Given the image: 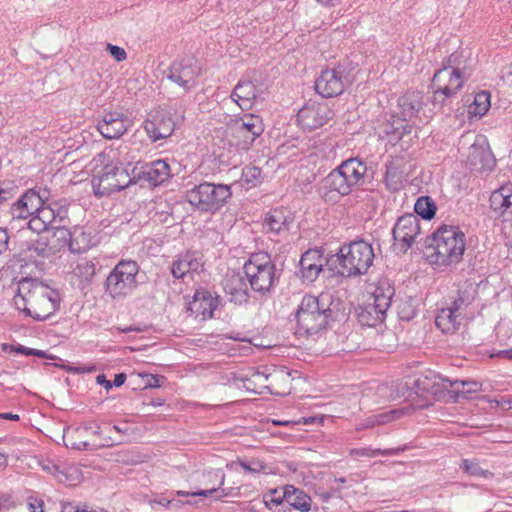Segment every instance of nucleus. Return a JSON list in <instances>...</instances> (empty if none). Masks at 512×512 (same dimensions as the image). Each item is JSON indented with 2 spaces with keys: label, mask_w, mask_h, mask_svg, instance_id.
Masks as SVG:
<instances>
[{
  "label": "nucleus",
  "mask_w": 512,
  "mask_h": 512,
  "mask_svg": "<svg viewBox=\"0 0 512 512\" xmlns=\"http://www.w3.org/2000/svg\"><path fill=\"white\" fill-rule=\"evenodd\" d=\"M68 216L67 208L57 202H49L48 196L43 201V205L35 216L29 219L28 227L36 232L41 233L48 229H62L60 223Z\"/></svg>",
  "instance_id": "9b49d317"
},
{
  "label": "nucleus",
  "mask_w": 512,
  "mask_h": 512,
  "mask_svg": "<svg viewBox=\"0 0 512 512\" xmlns=\"http://www.w3.org/2000/svg\"><path fill=\"white\" fill-rule=\"evenodd\" d=\"M375 258L372 245L364 240L343 244L336 255L331 257V269L343 277L364 275Z\"/></svg>",
  "instance_id": "39448f33"
},
{
  "label": "nucleus",
  "mask_w": 512,
  "mask_h": 512,
  "mask_svg": "<svg viewBox=\"0 0 512 512\" xmlns=\"http://www.w3.org/2000/svg\"><path fill=\"white\" fill-rule=\"evenodd\" d=\"M333 115L326 104L311 103L298 111L297 121L303 129L310 131L323 126Z\"/></svg>",
  "instance_id": "4be33fe9"
},
{
  "label": "nucleus",
  "mask_w": 512,
  "mask_h": 512,
  "mask_svg": "<svg viewBox=\"0 0 512 512\" xmlns=\"http://www.w3.org/2000/svg\"><path fill=\"white\" fill-rule=\"evenodd\" d=\"M62 512H86V509L80 510L79 508L74 507L70 503H66L62 505Z\"/></svg>",
  "instance_id": "69168bd1"
},
{
  "label": "nucleus",
  "mask_w": 512,
  "mask_h": 512,
  "mask_svg": "<svg viewBox=\"0 0 512 512\" xmlns=\"http://www.w3.org/2000/svg\"><path fill=\"white\" fill-rule=\"evenodd\" d=\"M73 273L80 282L88 284L95 275V264L91 260H87L85 258L80 259L76 267L73 269Z\"/></svg>",
  "instance_id": "ea45409f"
},
{
  "label": "nucleus",
  "mask_w": 512,
  "mask_h": 512,
  "mask_svg": "<svg viewBox=\"0 0 512 512\" xmlns=\"http://www.w3.org/2000/svg\"><path fill=\"white\" fill-rule=\"evenodd\" d=\"M58 236L68 241L69 250L72 253H81L92 246V235L83 227L75 226L72 230L62 228L58 230Z\"/></svg>",
  "instance_id": "c756f323"
},
{
  "label": "nucleus",
  "mask_w": 512,
  "mask_h": 512,
  "mask_svg": "<svg viewBox=\"0 0 512 512\" xmlns=\"http://www.w3.org/2000/svg\"><path fill=\"white\" fill-rule=\"evenodd\" d=\"M325 264L331 266V258L326 259L319 250H308L300 259V271L304 281L314 282Z\"/></svg>",
  "instance_id": "b1692460"
},
{
  "label": "nucleus",
  "mask_w": 512,
  "mask_h": 512,
  "mask_svg": "<svg viewBox=\"0 0 512 512\" xmlns=\"http://www.w3.org/2000/svg\"><path fill=\"white\" fill-rule=\"evenodd\" d=\"M393 238L399 250L407 252L420 235V223L416 215L406 214L398 218L393 228Z\"/></svg>",
  "instance_id": "a211bd4d"
},
{
  "label": "nucleus",
  "mask_w": 512,
  "mask_h": 512,
  "mask_svg": "<svg viewBox=\"0 0 512 512\" xmlns=\"http://www.w3.org/2000/svg\"><path fill=\"white\" fill-rule=\"evenodd\" d=\"M394 293V288L387 282H382L376 286L367 302L359 307L357 311L359 323L368 327H374L382 323L391 306Z\"/></svg>",
  "instance_id": "6e6552de"
},
{
  "label": "nucleus",
  "mask_w": 512,
  "mask_h": 512,
  "mask_svg": "<svg viewBox=\"0 0 512 512\" xmlns=\"http://www.w3.org/2000/svg\"><path fill=\"white\" fill-rule=\"evenodd\" d=\"M43 506L44 502L42 500L33 497L29 498V508L31 512H44Z\"/></svg>",
  "instance_id": "bf43d9fd"
},
{
  "label": "nucleus",
  "mask_w": 512,
  "mask_h": 512,
  "mask_svg": "<svg viewBox=\"0 0 512 512\" xmlns=\"http://www.w3.org/2000/svg\"><path fill=\"white\" fill-rule=\"evenodd\" d=\"M179 118H182V115L175 118L171 109L161 108L145 121L144 129L149 138L156 142L169 137L173 133Z\"/></svg>",
  "instance_id": "dca6fc26"
},
{
  "label": "nucleus",
  "mask_w": 512,
  "mask_h": 512,
  "mask_svg": "<svg viewBox=\"0 0 512 512\" xmlns=\"http://www.w3.org/2000/svg\"><path fill=\"white\" fill-rule=\"evenodd\" d=\"M433 96L431 98V104L433 106V110L438 111L441 110L442 107L447 103V101L452 97L450 94L439 90L432 89Z\"/></svg>",
  "instance_id": "de8ad7c7"
},
{
  "label": "nucleus",
  "mask_w": 512,
  "mask_h": 512,
  "mask_svg": "<svg viewBox=\"0 0 512 512\" xmlns=\"http://www.w3.org/2000/svg\"><path fill=\"white\" fill-rule=\"evenodd\" d=\"M2 350L5 351V352H8V351L9 352H16V353L24 354V355H27V356H37V357H40V358H46L47 357L46 352L43 351V350L28 348V347H25V346H22V345L12 346V345H9V344H3L2 345Z\"/></svg>",
  "instance_id": "a18cd8bd"
},
{
  "label": "nucleus",
  "mask_w": 512,
  "mask_h": 512,
  "mask_svg": "<svg viewBox=\"0 0 512 512\" xmlns=\"http://www.w3.org/2000/svg\"><path fill=\"white\" fill-rule=\"evenodd\" d=\"M449 385L455 393L461 394L475 393L481 389V384L473 380H455L453 382H449Z\"/></svg>",
  "instance_id": "37998d69"
},
{
  "label": "nucleus",
  "mask_w": 512,
  "mask_h": 512,
  "mask_svg": "<svg viewBox=\"0 0 512 512\" xmlns=\"http://www.w3.org/2000/svg\"><path fill=\"white\" fill-rule=\"evenodd\" d=\"M465 319V316L446 305L438 310L435 324L443 333L454 334L460 329Z\"/></svg>",
  "instance_id": "7c9ffc66"
},
{
  "label": "nucleus",
  "mask_w": 512,
  "mask_h": 512,
  "mask_svg": "<svg viewBox=\"0 0 512 512\" xmlns=\"http://www.w3.org/2000/svg\"><path fill=\"white\" fill-rule=\"evenodd\" d=\"M12 194L10 190L0 187V203L11 198Z\"/></svg>",
  "instance_id": "338daca9"
},
{
  "label": "nucleus",
  "mask_w": 512,
  "mask_h": 512,
  "mask_svg": "<svg viewBox=\"0 0 512 512\" xmlns=\"http://www.w3.org/2000/svg\"><path fill=\"white\" fill-rule=\"evenodd\" d=\"M349 85L351 79L342 65L323 70L315 81L316 92L325 98L341 95Z\"/></svg>",
  "instance_id": "ddd939ff"
},
{
  "label": "nucleus",
  "mask_w": 512,
  "mask_h": 512,
  "mask_svg": "<svg viewBox=\"0 0 512 512\" xmlns=\"http://www.w3.org/2000/svg\"><path fill=\"white\" fill-rule=\"evenodd\" d=\"M276 493H277V490H273L270 495L264 497L263 501L267 508L271 509L272 505L278 506V505L282 504L283 501H285V499L283 498V494L279 495V496H275Z\"/></svg>",
  "instance_id": "5fc2aeb1"
},
{
  "label": "nucleus",
  "mask_w": 512,
  "mask_h": 512,
  "mask_svg": "<svg viewBox=\"0 0 512 512\" xmlns=\"http://www.w3.org/2000/svg\"><path fill=\"white\" fill-rule=\"evenodd\" d=\"M366 172V164L358 158L343 161L321 181L318 188L320 197L325 202H338L342 196L348 195L354 187L364 183Z\"/></svg>",
  "instance_id": "f03ea898"
},
{
  "label": "nucleus",
  "mask_w": 512,
  "mask_h": 512,
  "mask_svg": "<svg viewBox=\"0 0 512 512\" xmlns=\"http://www.w3.org/2000/svg\"><path fill=\"white\" fill-rule=\"evenodd\" d=\"M283 498L290 506L301 512H308L311 508V498L303 490L292 485L284 487Z\"/></svg>",
  "instance_id": "e433bc0d"
},
{
  "label": "nucleus",
  "mask_w": 512,
  "mask_h": 512,
  "mask_svg": "<svg viewBox=\"0 0 512 512\" xmlns=\"http://www.w3.org/2000/svg\"><path fill=\"white\" fill-rule=\"evenodd\" d=\"M89 430H92V425L69 428L63 436L65 445L76 450H88L101 447H110L115 444L122 443V440H115L112 437H105L99 443L96 441H89L87 439Z\"/></svg>",
  "instance_id": "6ab92c4d"
},
{
  "label": "nucleus",
  "mask_w": 512,
  "mask_h": 512,
  "mask_svg": "<svg viewBox=\"0 0 512 512\" xmlns=\"http://www.w3.org/2000/svg\"><path fill=\"white\" fill-rule=\"evenodd\" d=\"M231 197L230 187L227 185H215L204 182L186 193L187 201L202 212H214L218 210Z\"/></svg>",
  "instance_id": "9d476101"
},
{
  "label": "nucleus",
  "mask_w": 512,
  "mask_h": 512,
  "mask_svg": "<svg viewBox=\"0 0 512 512\" xmlns=\"http://www.w3.org/2000/svg\"><path fill=\"white\" fill-rule=\"evenodd\" d=\"M494 356L512 360V348L507 349V350H500L497 353L491 355V357H494Z\"/></svg>",
  "instance_id": "0e129e2a"
},
{
  "label": "nucleus",
  "mask_w": 512,
  "mask_h": 512,
  "mask_svg": "<svg viewBox=\"0 0 512 512\" xmlns=\"http://www.w3.org/2000/svg\"><path fill=\"white\" fill-rule=\"evenodd\" d=\"M405 413L404 409H392L390 411L375 414L378 425H384L390 423L396 419L402 417Z\"/></svg>",
  "instance_id": "49530a36"
},
{
  "label": "nucleus",
  "mask_w": 512,
  "mask_h": 512,
  "mask_svg": "<svg viewBox=\"0 0 512 512\" xmlns=\"http://www.w3.org/2000/svg\"><path fill=\"white\" fill-rule=\"evenodd\" d=\"M171 176L170 166L165 160H156L143 167L141 177L153 186H158Z\"/></svg>",
  "instance_id": "72a5a7b5"
},
{
  "label": "nucleus",
  "mask_w": 512,
  "mask_h": 512,
  "mask_svg": "<svg viewBox=\"0 0 512 512\" xmlns=\"http://www.w3.org/2000/svg\"><path fill=\"white\" fill-rule=\"evenodd\" d=\"M337 304L330 293L319 296L305 295L295 313L296 333L312 335L324 329L333 318Z\"/></svg>",
  "instance_id": "7ed1b4c3"
},
{
  "label": "nucleus",
  "mask_w": 512,
  "mask_h": 512,
  "mask_svg": "<svg viewBox=\"0 0 512 512\" xmlns=\"http://www.w3.org/2000/svg\"><path fill=\"white\" fill-rule=\"evenodd\" d=\"M207 480L204 482L206 486L211 485L210 488L218 489L214 493H218L217 499H221L223 497L228 496H237L239 494V487H229V488H221L225 483V474L222 470H212L206 474H203Z\"/></svg>",
  "instance_id": "c9c22d12"
},
{
  "label": "nucleus",
  "mask_w": 512,
  "mask_h": 512,
  "mask_svg": "<svg viewBox=\"0 0 512 512\" xmlns=\"http://www.w3.org/2000/svg\"><path fill=\"white\" fill-rule=\"evenodd\" d=\"M14 305L34 320L44 321L58 310L59 295L42 283L26 278L19 282Z\"/></svg>",
  "instance_id": "f257e3e1"
},
{
  "label": "nucleus",
  "mask_w": 512,
  "mask_h": 512,
  "mask_svg": "<svg viewBox=\"0 0 512 512\" xmlns=\"http://www.w3.org/2000/svg\"><path fill=\"white\" fill-rule=\"evenodd\" d=\"M55 472V478L58 482L66 485H75L78 480V472L76 469H69L67 471L60 470L58 466L52 465Z\"/></svg>",
  "instance_id": "c03bdc74"
},
{
  "label": "nucleus",
  "mask_w": 512,
  "mask_h": 512,
  "mask_svg": "<svg viewBox=\"0 0 512 512\" xmlns=\"http://www.w3.org/2000/svg\"><path fill=\"white\" fill-rule=\"evenodd\" d=\"M434 376H437V374H435L434 372H429L426 375H422V376L418 377L415 380V385H416L417 389L421 392H426V393H428L429 390H433L432 379H434Z\"/></svg>",
  "instance_id": "09e8293b"
},
{
  "label": "nucleus",
  "mask_w": 512,
  "mask_h": 512,
  "mask_svg": "<svg viewBox=\"0 0 512 512\" xmlns=\"http://www.w3.org/2000/svg\"><path fill=\"white\" fill-rule=\"evenodd\" d=\"M423 105V94L418 91L407 92L398 100L399 115L404 121L417 115Z\"/></svg>",
  "instance_id": "f704fd0d"
},
{
  "label": "nucleus",
  "mask_w": 512,
  "mask_h": 512,
  "mask_svg": "<svg viewBox=\"0 0 512 512\" xmlns=\"http://www.w3.org/2000/svg\"><path fill=\"white\" fill-rule=\"evenodd\" d=\"M409 447L407 445L399 446L396 448H390V449H372V448H360V449H353L351 450L350 454L355 456H364V457H376L378 455L382 456H392L397 455L400 452H404Z\"/></svg>",
  "instance_id": "58836bf2"
},
{
  "label": "nucleus",
  "mask_w": 512,
  "mask_h": 512,
  "mask_svg": "<svg viewBox=\"0 0 512 512\" xmlns=\"http://www.w3.org/2000/svg\"><path fill=\"white\" fill-rule=\"evenodd\" d=\"M125 380H126V374H124V373L116 374L115 378L113 380L112 386L120 387L121 385L124 384Z\"/></svg>",
  "instance_id": "e2e57ef3"
},
{
  "label": "nucleus",
  "mask_w": 512,
  "mask_h": 512,
  "mask_svg": "<svg viewBox=\"0 0 512 512\" xmlns=\"http://www.w3.org/2000/svg\"><path fill=\"white\" fill-rule=\"evenodd\" d=\"M267 371L268 369L264 367L262 370L252 372L249 377L243 379V387L254 393H261L262 389L277 393L275 391V382L282 375L279 373H268Z\"/></svg>",
  "instance_id": "c85d7f7f"
},
{
  "label": "nucleus",
  "mask_w": 512,
  "mask_h": 512,
  "mask_svg": "<svg viewBox=\"0 0 512 512\" xmlns=\"http://www.w3.org/2000/svg\"><path fill=\"white\" fill-rule=\"evenodd\" d=\"M88 435L94 437L92 441H96L97 443L101 442L102 439L105 438V435L103 434V431L101 430V427L98 424L92 426V430H89ZM106 437L110 436L106 435Z\"/></svg>",
  "instance_id": "13d9d810"
},
{
  "label": "nucleus",
  "mask_w": 512,
  "mask_h": 512,
  "mask_svg": "<svg viewBox=\"0 0 512 512\" xmlns=\"http://www.w3.org/2000/svg\"><path fill=\"white\" fill-rule=\"evenodd\" d=\"M262 171L258 167H247L243 171V176L248 183H252L253 185L261 178Z\"/></svg>",
  "instance_id": "3c124183"
},
{
  "label": "nucleus",
  "mask_w": 512,
  "mask_h": 512,
  "mask_svg": "<svg viewBox=\"0 0 512 512\" xmlns=\"http://www.w3.org/2000/svg\"><path fill=\"white\" fill-rule=\"evenodd\" d=\"M293 221V213L287 208L279 207L270 210L265 215L263 225L269 233L282 234L289 231V227Z\"/></svg>",
  "instance_id": "cd10ccee"
},
{
  "label": "nucleus",
  "mask_w": 512,
  "mask_h": 512,
  "mask_svg": "<svg viewBox=\"0 0 512 512\" xmlns=\"http://www.w3.org/2000/svg\"><path fill=\"white\" fill-rule=\"evenodd\" d=\"M258 95L259 91L253 82L240 80L231 93V99L235 101L242 110H247L252 107Z\"/></svg>",
  "instance_id": "473e14b6"
},
{
  "label": "nucleus",
  "mask_w": 512,
  "mask_h": 512,
  "mask_svg": "<svg viewBox=\"0 0 512 512\" xmlns=\"http://www.w3.org/2000/svg\"><path fill=\"white\" fill-rule=\"evenodd\" d=\"M97 384L104 386L107 390L112 388V383L106 379L103 374H100L96 377Z\"/></svg>",
  "instance_id": "680f3d73"
},
{
  "label": "nucleus",
  "mask_w": 512,
  "mask_h": 512,
  "mask_svg": "<svg viewBox=\"0 0 512 512\" xmlns=\"http://www.w3.org/2000/svg\"><path fill=\"white\" fill-rule=\"evenodd\" d=\"M490 208L497 217L503 221L512 219V184H506L492 192L490 199Z\"/></svg>",
  "instance_id": "393cba45"
},
{
  "label": "nucleus",
  "mask_w": 512,
  "mask_h": 512,
  "mask_svg": "<svg viewBox=\"0 0 512 512\" xmlns=\"http://www.w3.org/2000/svg\"><path fill=\"white\" fill-rule=\"evenodd\" d=\"M465 251V235L456 226H442L432 235L425 256L431 264L448 266L458 263Z\"/></svg>",
  "instance_id": "20e7f679"
},
{
  "label": "nucleus",
  "mask_w": 512,
  "mask_h": 512,
  "mask_svg": "<svg viewBox=\"0 0 512 512\" xmlns=\"http://www.w3.org/2000/svg\"><path fill=\"white\" fill-rule=\"evenodd\" d=\"M140 267L131 259L120 260L110 271L105 281V290L113 299L130 295L137 287Z\"/></svg>",
  "instance_id": "0eeeda50"
},
{
  "label": "nucleus",
  "mask_w": 512,
  "mask_h": 512,
  "mask_svg": "<svg viewBox=\"0 0 512 512\" xmlns=\"http://www.w3.org/2000/svg\"><path fill=\"white\" fill-rule=\"evenodd\" d=\"M218 489L216 488H207V489H202V490H198V491H194V492H186V491H177L176 494L179 495V496H208V495H212L214 494L215 491H217Z\"/></svg>",
  "instance_id": "6e6d98bb"
},
{
  "label": "nucleus",
  "mask_w": 512,
  "mask_h": 512,
  "mask_svg": "<svg viewBox=\"0 0 512 512\" xmlns=\"http://www.w3.org/2000/svg\"><path fill=\"white\" fill-rule=\"evenodd\" d=\"M458 59L459 54L453 53L448 59V64L435 72L431 83L432 89H439L454 96L462 88L464 77L460 71Z\"/></svg>",
  "instance_id": "4468645a"
},
{
  "label": "nucleus",
  "mask_w": 512,
  "mask_h": 512,
  "mask_svg": "<svg viewBox=\"0 0 512 512\" xmlns=\"http://www.w3.org/2000/svg\"><path fill=\"white\" fill-rule=\"evenodd\" d=\"M48 192L44 190L42 193L35 189L26 191L19 200L11 206V215L14 219H28L35 216L39 208L42 207L43 201L47 197Z\"/></svg>",
  "instance_id": "412c9836"
},
{
  "label": "nucleus",
  "mask_w": 512,
  "mask_h": 512,
  "mask_svg": "<svg viewBox=\"0 0 512 512\" xmlns=\"http://www.w3.org/2000/svg\"><path fill=\"white\" fill-rule=\"evenodd\" d=\"M377 425H378V423H377L376 415H371V416L367 417L365 420H363L362 423L359 424V426L357 427V430L372 428Z\"/></svg>",
  "instance_id": "052dcab7"
},
{
  "label": "nucleus",
  "mask_w": 512,
  "mask_h": 512,
  "mask_svg": "<svg viewBox=\"0 0 512 512\" xmlns=\"http://www.w3.org/2000/svg\"><path fill=\"white\" fill-rule=\"evenodd\" d=\"M460 468L463 470L464 473L470 476L480 477L484 479H489L493 477V473L490 472L488 469L482 468L480 462L475 458L463 459L462 463L460 464Z\"/></svg>",
  "instance_id": "4c0bfd02"
},
{
  "label": "nucleus",
  "mask_w": 512,
  "mask_h": 512,
  "mask_svg": "<svg viewBox=\"0 0 512 512\" xmlns=\"http://www.w3.org/2000/svg\"><path fill=\"white\" fill-rule=\"evenodd\" d=\"M466 165L473 171H490L495 165V159L485 137L478 135L468 148Z\"/></svg>",
  "instance_id": "aec40b11"
},
{
  "label": "nucleus",
  "mask_w": 512,
  "mask_h": 512,
  "mask_svg": "<svg viewBox=\"0 0 512 512\" xmlns=\"http://www.w3.org/2000/svg\"><path fill=\"white\" fill-rule=\"evenodd\" d=\"M0 418L5 420L18 421L19 415L12 413H0Z\"/></svg>",
  "instance_id": "774afa93"
},
{
  "label": "nucleus",
  "mask_w": 512,
  "mask_h": 512,
  "mask_svg": "<svg viewBox=\"0 0 512 512\" xmlns=\"http://www.w3.org/2000/svg\"><path fill=\"white\" fill-rule=\"evenodd\" d=\"M477 296L474 283L465 281L457 286V289L449 297L446 305L467 318L468 310Z\"/></svg>",
  "instance_id": "5701e85b"
},
{
  "label": "nucleus",
  "mask_w": 512,
  "mask_h": 512,
  "mask_svg": "<svg viewBox=\"0 0 512 512\" xmlns=\"http://www.w3.org/2000/svg\"><path fill=\"white\" fill-rule=\"evenodd\" d=\"M235 465H240L246 472L257 473L263 470L264 466L259 461H254L248 464L245 461L233 462L230 467L233 468Z\"/></svg>",
  "instance_id": "603ef678"
},
{
  "label": "nucleus",
  "mask_w": 512,
  "mask_h": 512,
  "mask_svg": "<svg viewBox=\"0 0 512 512\" xmlns=\"http://www.w3.org/2000/svg\"><path fill=\"white\" fill-rule=\"evenodd\" d=\"M244 274L254 292L264 294L275 284V265L266 253L251 255L244 264Z\"/></svg>",
  "instance_id": "1a4fd4ad"
},
{
  "label": "nucleus",
  "mask_w": 512,
  "mask_h": 512,
  "mask_svg": "<svg viewBox=\"0 0 512 512\" xmlns=\"http://www.w3.org/2000/svg\"><path fill=\"white\" fill-rule=\"evenodd\" d=\"M217 298L205 289H199L195 292L193 301L189 304V309L201 315L203 319L211 318L214 310L217 308Z\"/></svg>",
  "instance_id": "2f4dec72"
},
{
  "label": "nucleus",
  "mask_w": 512,
  "mask_h": 512,
  "mask_svg": "<svg viewBox=\"0 0 512 512\" xmlns=\"http://www.w3.org/2000/svg\"><path fill=\"white\" fill-rule=\"evenodd\" d=\"M222 285L230 302L239 305L248 302V287L245 278L240 273L232 272L226 274Z\"/></svg>",
  "instance_id": "a878e982"
},
{
  "label": "nucleus",
  "mask_w": 512,
  "mask_h": 512,
  "mask_svg": "<svg viewBox=\"0 0 512 512\" xmlns=\"http://www.w3.org/2000/svg\"><path fill=\"white\" fill-rule=\"evenodd\" d=\"M490 105V93L488 91H481L475 95L473 103L469 106V113L482 117L487 113Z\"/></svg>",
  "instance_id": "a19ab883"
},
{
  "label": "nucleus",
  "mask_w": 512,
  "mask_h": 512,
  "mask_svg": "<svg viewBox=\"0 0 512 512\" xmlns=\"http://www.w3.org/2000/svg\"><path fill=\"white\" fill-rule=\"evenodd\" d=\"M9 238L7 229L0 227V254L8 250Z\"/></svg>",
  "instance_id": "4d7b16f0"
},
{
  "label": "nucleus",
  "mask_w": 512,
  "mask_h": 512,
  "mask_svg": "<svg viewBox=\"0 0 512 512\" xmlns=\"http://www.w3.org/2000/svg\"><path fill=\"white\" fill-rule=\"evenodd\" d=\"M202 267V258L198 252L187 251L177 256L171 264L170 272L174 279H184L189 273Z\"/></svg>",
  "instance_id": "bb28decb"
},
{
  "label": "nucleus",
  "mask_w": 512,
  "mask_h": 512,
  "mask_svg": "<svg viewBox=\"0 0 512 512\" xmlns=\"http://www.w3.org/2000/svg\"><path fill=\"white\" fill-rule=\"evenodd\" d=\"M234 144L241 150H248L254 141L264 132L262 118L255 114H246L230 126Z\"/></svg>",
  "instance_id": "f8f14e48"
},
{
  "label": "nucleus",
  "mask_w": 512,
  "mask_h": 512,
  "mask_svg": "<svg viewBox=\"0 0 512 512\" xmlns=\"http://www.w3.org/2000/svg\"><path fill=\"white\" fill-rule=\"evenodd\" d=\"M414 210L417 215L425 220H430L436 213V205L430 197H419L414 205Z\"/></svg>",
  "instance_id": "79ce46f5"
},
{
  "label": "nucleus",
  "mask_w": 512,
  "mask_h": 512,
  "mask_svg": "<svg viewBox=\"0 0 512 512\" xmlns=\"http://www.w3.org/2000/svg\"><path fill=\"white\" fill-rule=\"evenodd\" d=\"M432 381L433 390H429L428 393L434 396H438L443 392V390L448 389L450 387L449 382H451L449 379L443 378L439 375L434 376Z\"/></svg>",
  "instance_id": "8fccbe9b"
},
{
  "label": "nucleus",
  "mask_w": 512,
  "mask_h": 512,
  "mask_svg": "<svg viewBox=\"0 0 512 512\" xmlns=\"http://www.w3.org/2000/svg\"><path fill=\"white\" fill-rule=\"evenodd\" d=\"M132 126L131 119L122 111H105L97 122L98 132L106 139L121 138Z\"/></svg>",
  "instance_id": "f3484780"
},
{
  "label": "nucleus",
  "mask_w": 512,
  "mask_h": 512,
  "mask_svg": "<svg viewBox=\"0 0 512 512\" xmlns=\"http://www.w3.org/2000/svg\"><path fill=\"white\" fill-rule=\"evenodd\" d=\"M199 71L192 57H182L174 60L164 74L168 80L187 91L196 86Z\"/></svg>",
  "instance_id": "2eb2a0df"
},
{
  "label": "nucleus",
  "mask_w": 512,
  "mask_h": 512,
  "mask_svg": "<svg viewBox=\"0 0 512 512\" xmlns=\"http://www.w3.org/2000/svg\"><path fill=\"white\" fill-rule=\"evenodd\" d=\"M92 187L94 194L99 197L109 196L119 192L132 184L126 168L120 163H113L105 153H100L93 160Z\"/></svg>",
  "instance_id": "423d86ee"
},
{
  "label": "nucleus",
  "mask_w": 512,
  "mask_h": 512,
  "mask_svg": "<svg viewBox=\"0 0 512 512\" xmlns=\"http://www.w3.org/2000/svg\"><path fill=\"white\" fill-rule=\"evenodd\" d=\"M107 50L114 57V59L118 62H122V61L126 60V58H127V53L122 47L108 44Z\"/></svg>",
  "instance_id": "864d4df0"
}]
</instances>
